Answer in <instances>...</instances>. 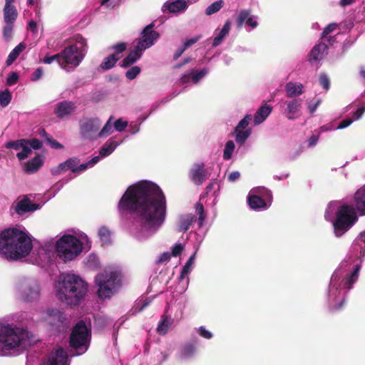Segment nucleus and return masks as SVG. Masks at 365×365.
Returning <instances> with one entry per match:
<instances>
[{
  "label": "nucleus",
  "mask_w": 365,
  "mask_h": 365,
  "mask_svg": "<svg viewBox=\"0 0 365 365\" xmlns=\"http://www.w3.org/2000/svg\"><path fill=\"white\" fill-rule=\"evenodd\" d=\"M120 210L133 217L131 235L139 241L155 235L163 225L167 212L165 196L155 182L143 180L130 185L118 202Z\"/></svg>",
  "instance_id": "obj_1"
},
{
  "label": "nucleus",
  "mask_w": 365,
  "mask_h": 365,
  "mask_svg": "<svg viewBox=\"0 0 365 365\" xmlns=\"http://www.w3.org/2000/svg\"><path fill=\"white\" fill-rule=\"evenodd\" d=\"M364 256L365 230L355 239L348 255L331 277L327 291V302L331 310H339L342 307L346 293L358 280Z\"/></svg>",
  "instance_id": "obj_2"
},
{
  "label": "nucleus",
  "mask_w": 365,
  "mask_h": 365,
  "mask_svg": "<svg viewBox=\"0 0 365 365\" xmlns=\"http://www.w3.org/2000/svg\"><path fill=\"white\" fill-rule=\"evenodd\" d=\"M357 212L365 215V185L356 190L353 197L329 202L324 217L331 222L334 235L340 237L358 221Z\"/></svg>",
  "instance_id": "obj_3"
},
{
  "label": "nucleus",
  "mask_w": 365,
  "mask_h": 365,
  "mask_svg": "<svg viewBox=\"0 0 365 365\" xmlns=\"http://www.w3.org/2000/svg\"><path fill=\"white\" fill-rule=\"evenodd\" d=\"M11 320L18 323H24L29 320L26 312H19L12 314L6 320L0 319V356H9L19 355L34 342L32 334L23 327L9 323Z\"/></svg>",
  "instance_id": "obj_4"
},
{
  "label": "nucleus",
  "mask_w": 365,
  "mask_h": 365,
  "mask_svg": "<svg viewBox=\"0 0 365 365\" xmlns=\"http://www.w3.org/2000/svg\"><path fill=\"white\" fill-rule=\"evenodd\" d=\"M32 248L31 240L24 228H9L0 234V257L4 259H19L28 255Z\"/></svg>",
  "instance_id": "obj_5"
},
{
  "label": "nucleus",
  "mask_w": 365,
  "mask_h": 365,
  "mask_svg": "<svg viewBox=\"0 0 365 365\" xmlns=\"http://www.w3.org/2000/svg\"><path fill=\"white\" fill-rule=\"evenodd\" d=\"M57 298L68 305L78 304L88 292V284L73 273L61 274L55 284Z\"/></svg>",
  "instance_id": "obj_6"
},
{
  "label": "nucleus",
  "mask_w": 365,
  "mask_h": 365,
  "mask_svg": "<svg viewBox=\"0 0 365 365\" xmlns=\"http://www.w3.org/2000/svg\"><path fill=\"white\" fill-rule=\"evenodd\" d=\"M92 242L88 235L78 230H72V234L66 233L55 243L56 256L64 262L75 259L82 252L88 251Z\"/></svg>",
  "instance_id": "obj_7"
},
{
  "label": "nucleus",
  "mask_w": 365,
  "mask_h": 365,
  "mask_svg": "<svg viewBox=\"0 0 365 365\" xmlns=\"http://www.w3.org/2000/svg\"><path fill=\"white\" fill-rule=\"evenodd\" d=\"M79 125L81 138L86 140L104 139L114 131V121L112 115L102 128L101 120L98 118L83 119L80 121Z\"/></svg>",
  "instance_id": "obj_8"
},
{
  "label": "nucleus",
  "mask_w": 365,
  "mask_h": 365,
  "mask_svg": "<svg viewBox=\"0 0 365 365\" xmlns=\"http://www.w3.org/2000/svg\"><path fill=\"white\" fill-rule=\"evenodd\" d=\"M87 53V43L85 38L76 36L75 41L66 46L61 53V59L70 71L81 63Z\"/></svg>",
  "instance_id": "obj_9"
},
{
  "label": "nucleus",
  "mask_w": 365,
  "mask_h": 365,
  "mask_svg": "<svg viewBox=\"0 0 365 365\" xmlns=\"http://www.w3.org/2000/svg\"><path fill=\"white\" fill-rule=\"evenodd\" d=\"M91 329L83 321L78 322L73 327L70 336V345L77 351L76 355L85 353L90 345Z\"/></svg>",
  "instance_id": "obj_10"
},
{
  "label": "nucleus",
  "mask_w": 365,
  "mask_h": 365,
  "mask_svg": "<svg viewBox=\"0 0 365 365\" xmlns=\"http://www.w3.org/2000/svg\"><path fill=\"white\" fill-rule=\"evenodd\" d=\"M16 295L21 301L32 302L38 300L41 295L38 282L34 278H22L16 284Z\"/></svg>",
  "instance_id": "obj_11"
},
{
  "label": "nucleus",
  "mask_w": 365,
  "mask_h": 365,
  "mask_svg": "<svg viewBox=\"0 0 365 365\" xmlns=\"http://www.w3.org/2000/svg\"><path fill=\"white\" fill-rule=\"evenodd\" d=\"M56 257L57 256L55 245L48 241L35 247L32 252L33 263L41 267L48 265L55 260Z\"/></svg>",
  "instance_id": "obj_12"
},
{
  "label": "nucleus",
  "mask_w": 365,
  "mask_h": 365,
  "mask_svg": "<svg viewBox=\"0 0 365 365\" xmlns=\"http://www.w3.org/2000/svg\"><path fill=\"white\" fill-rule=\"evenodd\" d=\"M95 282L98 287V293L100 298L106 299L112 296L114 288V272L98 274Z\"/></svg>",
  "instance_id": "obj_13"
},
{
  "label": "nucleus",
  "mask_w": 365,
  "mask_h": 365,
  "mask_svg": "<svg viewBox=\"0 0 365 365\" xmlns=\"http://www.w3.org/2000/svg\"><path fill=\"white\" fill-rule=\"evenodd\" d=\"M66 318L61 311L56 309H48L43 314V321L52 329L58 331H63L66 327L64 323Z\"/></svg>",
  "instance_id": "obj_14"
},
{
  "label": "nucleus",
  "mask_w": 365,
  "mask_h": 365,
  "mask_svg": "<svg viewBox=\"0 0 365 365\" xmlns=\"http://www.w3.org/2000/svg\"><path fill=\"white\" fill-rule=\"evenodd\" d=\"M154 24L145 26L141 32V37L137 40L135 45L143 52L151 47L160 37L159 34L153 29Z\"/></svg>",
  "instance_id": "obj_15"
},
{
  "label": "nucleus",
  "mask_w": 365,
  "mask_h": 365,
  "mask_svg": "<svg viewBox=\"0 0 365 365\" xmlns=\"http://www.w3.org/2000/svg\"><path fill=\"white\" fill-rule=\"evenodd\" d=\"M99 162V157H93L86 163L80 164V160L77 158H71L63 163H61V166H63L65 170H71L76 174H80L86 171L88 168H93L96 164Z\"/></svg>",
  "instance_id": "obj_16"
},
{
  "label": "nucleus",
  "mask_w": 365,
  "mask_h": 365,
  "mask_svg": "<svg viewBox=\"0 0 365 365\" xmlns=\"http://www.w3.org/2000/svg\"><path fill=\"white\" fill-rule=\"evenodd\" d=\"M196 252L197 250L189 257L188 260L181 270L180 274L178 277L179 288L177 290L178 294H181L184 293L188 287L190 281L188 274L192 272L193 269L195 261Z\"/></svg>",
  "instance_id": "obj_17"
},
{
  "label": "nucleus",
  "mask_w": 365,
  "mask_h": 365,
  "mask_svg": "<svg viewBox=\"0 0 365 365\" xmlns=\"http://www.w3.org/2000/svg\"><path fill=\"white\" fill-rule=\"evenodd\" d=\"M130 281L128 269L123 265H115V294L125 289Z\"/></svg>",
  "instance_id": "obj_18"
},
{
  "label": "nucleus",
  "mask_w": 365,
  "mask_h": 365,
  "mask_svg": "<svg viewBox=\"0 0 365 365\" xmlns=\"http://www.w3.org/2000/svg\"><path fill=\"white\" fill-rule=\"evenodd\" d=\"M41 365H68V354L58 347L50 352Z\"/></svg>",
  "instance_id": "obj_19"
},
{
  "label": "nucleus",
  "mask_w": 365,
  "mask_h": 365,
  "mask_svg": "<svg viewBox=\"0 0 365 365\" xmlns=\"http://www.w3.org/2000/svg\"><path fill=\"white\" fill-rule=\"evenodd\" d=\"M209 73V70L207 68H204L200 71L192 69L187 73H185L179 80V83L180 85L185 84H197L198 83L202 78H204L207 73Z\"/></svg>",
  "instance_id": "obj_20"
},
{
  "label": "nucleus",
  "mask_w": 365,
  "mask_h": 365,
  "mask_svg": "<svg viewBox=\"0 0 365 365\" xmlns=\"http://www.w3.org/2000/svg\"><path fill=\"white\" fill-rule=\"evenodd\" d=\"M208 169L205 168L203 163H195L190 170V178L196 184L201 185L209 178Z\"/></svg>",
  "instance_id": "obj_21"
},
{
  "label": "nucleus",
  "mask_w": 365,
  "mask_h": 365,
  "mask_svg": "<svg viewBox=\"0 0 365 365\" xmlns=\"http://www.w3.org/2000/svg\"><path fill=\"white\" fill-rule=\"evenodd\" d=\"M197 350V345L194 342H186L179 348L178 358L182 361H188L195 357Z\"/></svg>",
  "instance_id": "obj_22"
},
{
  "label": "nucleus",
  "mask_w": 365,
  "mask_h": 365,
  "mask_svg": "<svg viewBox=\"0 0 365 365\" xmlns=\"http://www.w3.org/2000/svg\"><path fill=\"white\" fill-rule=\"evenodd\" d=\"M76 108L75 103L63 101L58 103L54 108V113L59 118H65L70 115Z\"/></svg>",
  "instance_id": "obj_23"
},
{
  "label": "nucleus",
  "mask_w": 365,
  "mask_h": 365,
  "mask_svg": "<svg viewBox=\"0 0 365 365\" xmlns=\"http://www.w3.org/2000/svg\"><path fill=\"white\" fill-rule=\"evenodd\" d=\"M14 208L19 215H22L26 212H34L39 209V205L32 203L29 199L24 197L16 202Z\"/></svg>",
  "instance_id": "obj_24"
},
{
  "label": "nucleus",
  "mask_w": 365,
  "mask_h": 365,
  "mask_svg": "<svg viewBox=\"0 0 365 365\" xmlns=\"http://www.w3.org/2000/svg\"><path fill=\"white\" fill-rule=\"evenodd\" d=\"M287 106L285 109V115L289 120L296 119L299 115L300 108L302 107V101L294 98L285 102Z\"/></svg>",
  "instance_id": "obj_25"
},
{
  "label": "nucleus",
  "mask_w": 365,
  "mask_h": 365,
  "mask_svg": "<svg viewBox=\"0 0 365 365\" xmlns=\"http://www.w3.org/2000/svg\"><path fill=\"white\" fill-rule=\"evenodd\" d=\"M247 202L250 207L252 210L256 211H263L267 210L270 207L272 200H267L257 196L248 195Z\"/></svg>",
  "instance_id": "obj_26"
},
{
  "label": "nucleus",
  "mask_w": 365,
  "mask_h": 365,
  "mask_svg": "<svg viewBox=\"0 0 365 365\" xmlns=\"http://www.w3.org/2000/svg\"><path fill=\"white\" fill-rule=\"evenodd\" d=\"M140 130V124L136 122H131L128 124V121L119 118L115 120V131H125L126 133L133 135L137 133Z\"/></svg>",
  "instance_id": "obj_27"
},
{
  "label": "nucleus",
  "mask_w": 365,
  "mask_h": 365,
  "mask_svg": "<svg viewBox=\"0 0 365 365\" xmlns=\"http://www.w3.org/2000/svg\"><path fill=\"white\" fill-rule=\"evenodd\" d=\"M328 45L324 42H319L315 45L309 54V61L310 62L319 61L324 58L327 54Z\"/></svg>",
  "instance_id": "obj_28"
},
{
  "label": "nucleus",
  "mask_w": 365,
  "mask_h": 365,
  "mask_svg": "<svg viewBox=\"0 0 365 365\" xmlns=\"http://www.w3.org/2000/svg\"><path fill=\"white\" fill-rule=\"evenodd\" d=\"M187 7L185 0H170L167 1L162 7L164 12L168 11L169 13H178L184 11Z\"/></svg>",
  "instance_id": "obj_29"
},
{
  "label": "nucleus",
  "mask_w": 365,
  "mask_h": 365,
  "mask_svg": "<svg viewBox=\"0 0 365 365\" xmlns=\"http://www.w3.org/2000/svg\"><path fill=\"white\" fill-rule=\"evenodd\" d=\"M284 90L287 97L297 98L304 93V88L299 82L290 81L286 83Z\"/></svg>",
  "instance_id": "obj_30"
},
{
  "label": "nucleus",
  "mask_w": 365,
  "mask_h": 365,
  "mask_svg": "<svg viewBox=\"0 0 365 365\" xmlns=\"http://www.w3.org/2000/svg\"><path fill=\"white\" fill-rule=\"evenodd\" d=\"M143 53V51L135 45L133 49L131 50L129 54L120 62V66L124 68L131 66L141 58Z\"/></svg>",
  "instance_id": "obj_31"
},
{
  "label": "nucleus",
  "mask_w": 365,
  "mask_h": 365,
  "mask_svg": "<svg viewBox=\"0 0 365 365\" xmlns=\"http://www.w3.org/2000/svg\"><path fill=\"white\" fill-rule=\"evenodd\" d=\"M272 110V107L268 104L262 106L254 115V124L258 125L263 123L269 115Z\"/></svg>",
  "instance_id": "obj_32"
},
{
  "label": "nucleus",
  "mask_w": 365,
  "mask_h": 365,
  "mask_svg": "<svg viewBox=\"0 0 365 365\" xmlns=\"http://www.w3.org/2000/svg\"><path fill=\"white\" fill-rule=\"evenodd\" d=\"M365 112V106L357 109V110L354 113L351 118H347L341 120L336 129H344L349 126L354 120H357L360 119L364 113Z\"/></svg>",
  "instance_id": "obj_33"
},
{
  "label": "nucleus",
  "mask_w": 365,
  "mask_h": 365,
  "mask_svg": "<svg viewBox=\"0 0 365 365\" xmlns=\"http://www.w3.org/2000/svg\"><path fill=\"white\" fill-rule=\"evenodd\" d=\"M43 160L40 156H36L29 160L24 167V171L27 173H34L36 172L42 165Z\"/></svg>",
  "instance_id": "obj_34"
},
{
  "label": "nucleus",
  "mask_w": 365,
  "mask_h": 365,
  "mask_svg": "<svg viewBox=\"0 0 365 365\" xmlns=\"http://www.w3.org/2000/svg\"><path fill=\"white\" fill-rule=\"evenodd\" d=\"M3 13L5 24L15 23L18 16V11L16 6H4Z\"/></svg>",
  "instance_id": "obj_35"
},
{
  "label": "nucleus",
  "mask_w": 365,
  "mask_h": 365,
  "mask_svg": "<svg viewBox=\"0 0 365 365\" xmlns=\"http://www.w3.org/2000/svg\"><path fill=\"white\" fill-rule=\"evenodd\" d=\"M230 28L231 22L230 21H227L218 34L213 39L212 46L216 47L222 43L225 36L228 35Z\"/></svg>",
  "instance_id": "obj_36"
},
{
  "label": "nucleus",
  "mask_w": 365,
  "mask_h": 365,
  "mask_svg": "<svg viewBox=\"0 0 365 365\" xmlns=\"http://www.w3.org/2000/svg\"><path fill=\"white\" fill-rule=\"evenodd\" d=\"M248 195H254L267 200H272L271 191L264 187H256L252 188Z\"/></svg>",
  "instance_id": "obj_37"
},
{
  "label": "nucleus",
  "mask_w": 365,
  "mask_h": 365,
  "mask_svg": "<svg viewBox=\"0 0 365 365\" xmlns=\"http://www.w3.org/2000/svg\"><path fill=\"white\" fill-rule=\"evenodd\" d=\"M195 216L192 214L182 215L179 217L178 230L180 232L187 231L193 222Z\"/></svg>",
  "instance_id": "obj_38"
},
{
  "label": "nucleus",
  "mask_w": 365,
  "mask_h": 365,
  "mask_svg": "<svg viewBox=\"0 0 365 365\" xmlns=\"http://www.w3.org/2000/svg\"><path fill=\"white\" fill-rule=\"evenodd\" d=\"M152 301V299L148 297H142L137 299L135 304L130 312L131 314H135L142 310H143L147 306H148Z\"/></svg>",
  "instance_id": "obj_39"
},
{
  "label": "nucleus",
  "mask_w": 365,
  "mask_h": 365,
  "mask_svg": "<svg viewBox=\"0 0 365 365\" xmlns=\"http://www.w3.org/2000/svg\"><path fill=\"white\" fill-rule=\"evenodd\" d=\"M252 133V129H241V128H235V141L240 145H242L245 143V141L249 138Z\"/></svg>",
  "instance_id": "obj_40"
},
{
  "label": "nucleus",
  "mask_w": 365,
  "mask_h": 365,
  "mask_svg": "<svg viewBox=\"0 0 365 365\" xmlns=\"http://www.w3.org/2000/svg\"><path fill=\"white\" fill-rule=\"evenodd\" d=\"M114 150V138H109L101 147L99 151V160L110 155Z\"/></svg>",
  "instance_id": "obj_41"
},
{
  "label": "nucleus",
  "mask_w": 365,
  "mask_h": 365,
  "mask_svg": "<svg viewBox=\"0 0 365 365\" xmlns=\"http://www.w3.org/2000/svg\"><path fill=\"white\" fill-rule=\"evenodd\" d=\"M173 321V320L168 316L163 317L158 324L156 329L157 332L160 335L165 334L170 327Z\"/></svg>",
  "instance_id": "obj_42"
},
{
  "label": "nucleus",
  "mask_w": 365,
  "mask_h": 365,
  "mask_svg": "<svg viewBox=\"0 0 365 365\" xmlns=\"http://www.w3.org/2000/svg\"><path fill=\"white\" fill-rule=\"evenodd\" d=\"M26 46L23 43H20L17 45L9 54L8 58L6 61L7 66H11L19 57L20 53L25 49Z\"/></svg>",
  "instance_id": "obj_43"
},
{
  "label": "nucleus",
  "mask_w": 365,
  "mask_h": 365,
  "mask_svg": "<svg viewBox=\"0 0 365 365\" xmlns=\"http://www.w3.org/2000/svg\"><path fill=\"white\" fill-rule=\"evenodd\" d=\"M44 63L46 64H51L53 61H56L58 64L60 66V67L66 71V72H70V69H68L67 67H66L65 64L62 61L61 56L59 53H57L56 55L51 56H45L43 60Z\"/></svg>",
  "instance_id": "obj_44"
},
{
  "label": "nucleus",
  "mask_w": 365,
  "mask_h": 365,
  "mask_svg": "<svg viewBox=\"0 0 365 365\" xmlns=\"http://www.w3.org/2000/svg\"><path fill=\"white\" fill-rule=\"evenodd\" d=\"M235 148V145L232 140H228L225 145L223 150V159L225 160H229L231 159L232 154Z\"/></svg>",
  "instance_id": "obj_45"
},
{
  "label": "nucleus",
  "mask_w": 365,
  "mask_h": 365,
  "mask_svg": "<svg viewBox=\"0 0 365 365\" xmlns=\"http://www.w3.org/2000/svg\"><path fill=\"white\" fill-rule=\"evenodd\" d=\"M110 231L106 227H100L98 230V237L103 244H107L110 242Z\"/></svg>",
  "instance_id": "obj_46"
},
{
  "label": "nucleus",
  "mask_w": 365,
  "mask_h": 365,
  "mask_svg": "<svg viewBox=\"0 0 365 365\" xmlns=\"http://www.w3.org/2000/svg\"><path fill=\"white\" fill-rule=\"evenodd\" d=\"M12 98V96L9 89L0 91V105L4 108L7 106Z\"/></svg>",
  "instance_id": "obj_47"
},
{
  "label": "nucleus",
  "mask_w": 365,
  "mask_h": 365,
  "mask_svg": "<svg viewBox=\"0 0 365 365\" xmlns=\"http://www.w3.org/2000/svg\"><path fill=\"white\" fill-rule=\"evenodd\" d=\"M250 16V11L249 10H241L236 19L237 26L238 29H240L244 23L247 22V19Z\"/></svg>",
  "instance_id": "obj_48"
},
{
  "label": "nucleus",
  "mask_w": 365,
  "mask_h": 365,
  "mask_svg": "<svg viewBox=\"0 0 365 365\" xmlns=\"http://www.w3.org/2000/svg\"><path fill=\"white\" fill-rule=\"evenodd\" d=\"M99 259L95 254H90L86 260V266L92 269H96L99 267Z\"/></svg>",
  "instance_id": "obj_49"
},
{
  "label": "nucleus",
  "mask_w": 365,
  "mask_h": 365,
  "mask_svg": "<svg viewBox=\"0 0 365 365\" xmlns=\"http://www.w3.org/2000/svg\"><path fill=\"white\" fill-rule=\"evenodd\" d=\"M114 66V53L106 57L100 65L102 71H107Z\"/></svg>",
  "instance_id": "obj_50"
},
{
  "label": "nucleus",
  "mask_w": 365,
  "mask_h": 365,
  "mask_svg": "<svg viewBox=\"0 0 365 365\" xmlns=\"http://www.w3.org/2000/svg\"><path fill=\"white\" fill-rule=\"evenodd\" d=\"M21 151L17 153L16 157L19 160H24L28 158L31 153V146H29V140H26V143L21 148Z\"/></svg>",
  "instance_id": "obj_51"
},
{
  "label": "nucleus",
  "mask_w": 365,
  "mask_h": 365,
  "mask_svg": "<svg viewBox=\"0 0 365 365\" xmlns=\"http://www.w3.org/2000/svg\"><path fill=\"white\" fill-rule=\"evenodd\" d=\"M26 143L25 139H20L16 140L9 141L5 143V148L8 149H13L15 150H21V148Z\"/></svg>",
  "instance_id": "obj_52"
},
{
  "label": "nucleus",
  "mask_w": 365,
  "mask_h": 365,
  "mask_svg": "<svg viewBox=\"0 0 365 365\" xmlns=\"http://www.w3.org/2000/svg\"><path fill=\"white\" fill-rule=\"evenodd\" d=\"M223 6V1L222 0L216 1L211 4L205 11V13L207 15H212L213 14H215L218 11L220 10V9Z\"/></svg>",
  "instance_id": "obj_53"
},
{
  "label": "nucleus",
  "mask_w": 365,
  "mask_h": 365,
  "mask_svg": "<svg viewBox=\"0 0 365 365\" xmlns=\"http://www.w3.org/2000/svg\"><path fill=\"white\" fill-rule=\"evenodd\" d=\"M194 331L201 337L206 339H210L213 336V334L204 326L195 328Z\"/></svg>",
  "instance_id": "obj_54"
},
{
  "label": "nucleus",
  "mask_w": 365,
  "mask_h": 365,
  "mask_svg": "<svg viewBox=\"0 0 365 365\" xmlns=\"http://www.w3.org/2000/svg\"><path fill=\"white\" fill-rule=\"evenodd\" d=\"M252 120V115L251 114H247L237 125L235 128L244 129H252L248 125Z\"/></svg>",
  "instance_id": "obj_55"
},
{
  "label": "nucleus",
  "mask_w": 365,
  "mask_h": 365,
  "mask_svg": "<svg viewBox=\"0 0 365 365\" xmlns=\"http://www.w3.org/2000/svg\"><path fill=\"white\" fill-rule=\"evenodd\" d=\"M141 68L138 66H131L126 72L125 77L128 80H133L140 73Z\"/></svg>",
  "instance_id": "obj_56"
},
{
  "label": "nucleus",
  "mask_w": 365,
  "mask_h": 365,
  "mask_svg": "<svg viewBox=\"0 0 365 365\" xmlns=\"http://www.w3.org/2000/svg\"><path fill=\"white\" fill-rule=\"evenodd\" d=\"M14 24H6L3 30V36L6 41H10L13 36Z\"/></svg>",
  "instance_id": "obj_57"
},
{
  "label": "nucleus",
  "mask_w": 365,
  "mask_h": 365,
  "mask_svg": "<svg viewBox=\"0 0 365 365\" xmlns=\"http://www.w3.org/2000/svg\"><path fill=\"white\" fill-rule=\"evenodd\" d=\"M196 212L199 215L198 225L200 227H201L203 225L204 220L205 219V215L204 213V207L202 204L197 203L196 205Z\"/></svg>",
  "instance_id": "obj_58"
},
{
  "label": "nucleus",
  "mask_w": 365,
  "mask_h": 365,
  "mask_svg": "<svg viewBox=\"0 0 365 365\" xmlns=\"http://www.w3.org/2000/svg\"><path fill=\"white\" fill-rule=\"evenodd\" d=\"M320 86L325 90L328 91L330 86L329 77L325 73H321L319 78Z\"/></svg>",
  "instance_id": "obj_59"
},
{
  "label": "nucleus",
  "mask_w": 365,
  "mask_h": 365,
  "mask_svg": "<svg viewBox=\"0 0 365 365\" xmlns=\"http://www.w3.org/2000/svg\"><path fill=\"white\" fill-rule=\"evenodd\" d=\"M336 27H337V24L335 23H331V24H329V25H327L324 28V29L322 34V39L327 38V37L329 36V34H331L332 31H334L336 29Z\"/></svg>",
  "instance_id": "obj_60"
},
{
  "label": "nucleus",
  "mask_w": 365,
  "mask_h": 365,
  "mask_svg": "<svg viewBox=\"0 0 365 365\" xmlns=\"http://www.w3.org/2000/svg\"><path fill=\"white\" fill-rule=\"evenodd\" d=\"M43 75V69L41 67L37 68L31 76V81H37L42 78Z\"/></svg>",
  "instance_id": "obj_61"
},
{
  "label": "nucleus",
  "mask_w": 365,
  "mask_h": 365,
  "mask_svg": "<svg viewBox=\"0 0 365 365\" xmlns=\"http://www.w3.org/2000/svg\"><path fill=\"white\" fill-rule=\"evenodd\" d=\"M171 257V254L169 252H165L159 255L158 259H156V263L158 264H163L167 263Z\"/></svg>",
  "instance_id": "obj_62"
},
{
  "label": "nucleus",
  "mask_w": 365,
  "mask_h": 365,
  "mask_svg": "<svg viewBox=\"0 0 365 365\" xmlns=\"http://www.w3.org/2000/svg\"><path fill=\"white\" fill-rule=\"evenodd\" d=\"M184 247L180 243H176L171 247V256L177 257L178 256L182 251L183 250Z\"/></svg>",
  "instance_id": "obj_63"
},
{
  "label": "nucleus",
  "mask_w": 365,
  "mask_h": 365,
  "mask_svg": "<svg viewBox=\"0 0 365 365\" xmlns=\"http://www.w3.org/2000/svg\"><path fill=\"white\" fill-rule=\"evenodd\" d=\"M19 80V75L16 72L11 73L6 78V84L9 86L14 85Z\"/></svg>",
  "instance_id": "obj_64"
}]
</instances>
